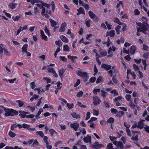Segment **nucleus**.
Masks as SVG:
<instances>
[{
    "label": "nucleus",
    "instance_id": "1",
    "mask_svg": "<svg viewBox=\"0 0 149 149\" xmlns=\"http://www.w3.org/2000/svg\"><path fill=\"white\" fill-rule=\"evenodd\" d=\"M124 125L126 128V131L127 135L130 136L132 135V139L133 140L136 141L138 140V135L139 134V132L138 131H132L130 132L129 129L130 127V125L127 123H125Z\"/></svg>",
    "mask_w": 149,
    "mask_h": 149
},
{
    "label": "nucleus",
    "instance_id": "2",
    "mask_svg": "<svg viewBox=\"0 0 149 149\" xmlns=\"http://www.w3.org/2000/svg\"><path fill=\"white\" fill-rule=\"evenodd\" d=\"M136 24L139 26L137 27L136 33L138 36H140L139 32L142 31L143 33H145V31L148 30L149 27V26L147 23H144V24H141L140 23H137Z\"/></svg>",
    "mask_w": 149,
    "mask_h": 149
},
{
    "label": "nucleus",
    "instance_id": "3",
    "mask_svg": "<svg viewBox=\"0 0 149 149\" xmlns=\"http://www.w3.org/2000/svg\"><path fill=\"white\" fill-rule=\"evenodd\" d=\"M0 113H2L4 110L5 112L4 114L5 116H13L15 114H16L17 113V112L14 110L6 109L2 106H0Z\"/></svg>",
    "mask_w": 149,
    "mask_h": 149
},
{
    "label": "nucleus",
    "instance_id": "4",
    "mask_svg": "<svg viewBox=\"0 0 149 149\" xmlns=\"http://www.w3.org/2000/svg\"><path fill=\"white\" fill-rule=\"evenodd\" d=\"M109 138L111 141L113 142L114 144L118 148L121 149L123 148L124 146L123 143L121 141H116L117 139L116 137L110 136H109Z\"/></svg>",
    "mask_w": 149,
    "mask_h": 149
},
{
    "label": "nucleus",
    "instance_id": "5",
    "mask_svg": "<svg viewBox=\"0 0 149 149\" xmlns=\"http://www.w3.org/2000/svg\"><path fill=\"white\" fill-rule=\"evenodd\" d=\"M144 120H141L138 123L137 126L141 129L144 128L145 130L149 133V126L144 125Z\"/></svg>",
    "mask_w": 149,
    "mask_h": 149
},
{
    "label": "nucleus",
    "instance_id": "6",
    "mask_svg": "<svg viewBox=\"0 0 149 149\" xmlns=\"http://www.w3.org/2000/svg\"><path fill=\"white\" fill-rule=\"evenodd\" d=\"M77 75L81 77L86 79L88 78V73L86 72L79 70L77 71Z\"/></svg>",
    "mask_w": 149,
    "mask_h": 149
},
{
    "label": "nucleus",
    "instance_id": "7",
    "mask_svg": "<svg viewBox=\"0 0 149 149\" xmlns=\"http://www.w3.org/2000/svg\"><path fill=\"white\" fill-rule=\"evenodd\" d=\"M129 106L131 107V108H132L135 110L134 113L135 115H137V111L139 110V107L137 106L134 104L132 102H130L129 103Z\"/></svg>",
    "mask_w": 149,
    "mask_h": 149
},
{
    "label": "nucleus",
    "instance_id": "8",
    "mask_svg": "<svg viewBox=\"0 0 149 149\" xmlns=\"http://www.w3.org/2000/svg\"><path fill=\"white\" fill-rule=\"evenodd\" d=\"M101 102L100 98L96 96H94L93 97V104L95 106L99 104Z\"/></svg>",
    "mask_w": 149,
    "mask_h": 149
},
{
    "label": "nucleus",
    "instance_id": "9",
    "mask_svg": "<svg viewBox=\"0 0 149 149\" xmlns=\"http://www.w3.org/2000/svg\"><path fill=\"white\" fill-rule=\"evenodd\" d=\"M92 147L95 149H97L103 146V145L100 144L98 142H96L92 145Z\"/></svg>",
    "mask_w": 149,
    "mask_h": 149
},
{
    "label": "nucleus",
    "instance_id": "10",
    "mask_svg": "<svg viewBox=\"0 0 149 149\" xmlns=\"http://www.w3.org/2000/svg\"><path fill=\"white\" fill-rule=\"evenodd\" d=\"M79 124L77 123H72L70 124V127L73 128L76 131L79 128Z\"/></svg>",
    "mask_w": 149,
    "mask_h": 149
},
{
    "label": "nucleus",
    "instance_id": "11",
    "mask_svg": "<svg viewBox=\"0 0 149 149\" xmlns=\"http://www.w3.org/2000/svg\"><path fill=\"white\" fill-rule=\"evenodd\" d=\"M47 70L48 71V72L52 73L54 77H57L58 75L56 73L55 71L54 70L53 68H48L47 69Z\"/></svg>",
    "mask_w": 149,
    "mask_h": 149
},
{
    "label": "nucleus",
    "instance_id": "12",
    "mask_svg": "<svg viewBox=\"0 0 149 149\" xmlns=\"http://www.w3.org/2000/svg\"><path fill=\"white\" fill-rule=\"evenodd\" d=\"M101 68H104L106 70H108L111 68V66L107 64H103L101 65Z\"/></svg>",
    "mask_w": 149,
    "mask_h": 149
},
{
    "label": "nucleus",
    "instance_id": "13",
    "mask_svg": "<svg viewBox=\"0 0 149 149\" xmlns=\"http://www.w3.org/2000/svg\"><path fill=\"white\" fill-rule=\"evenodd\" d=\"M67 24L66 23L64 22L63 23L60 27L59 29V31L60 32H63L65 30V27L66 26Z\"/></svg>",
    "mask_w": 149,
    "mask_h": 149
},
{
    "label": "nucleus",
    "instance_id": "14",
    "mask_svg": "<svg viewBox=\"0 0 149 149\" xmlns=\"http://www.w3.org/2000/svg\"><path fill=\"white\" fill-rule=\"evenodd\" d=\"M39 2L36 3L35 5L37 7L39 8V9L40 10L43 8L44 6L43 5V3H44L42 1H39V0H38Z\"/></svg>",
    "mask_w": 149,
    "mask_h": 149
},
{
    "label": "nucleus",
    "instance_id": "15",
    "mask_svg": "<svg viewBox=\"0 0 149 149\" xmlns=\"http://www.w3.org/2000/svg\"><path fill=\"white\" fill-rule=\"evenodd\" d=\"M22 127L23 128H26L27 130H35V128H30V126L29 125L27 124H26L24 123L22 124Z\"/></svg>",
    "mask_w": 149,
    "mask_h": 149
},
{
    "label": "nucleus",
    "instance_id": "16",
    "mask_svg": "<svg viewBox=\"0 0 149 149\" xmlns=\"http://www.w3.org/2000/svg\"><path fill=\"white\" fill-rule=\"evenodd\" d=\"M72 116L74 118L76 119H78L80 118V115L79 114H78L75 112H73L71 113Z\"/></svg>",
    "mask_w": 149,
    "mask_h": 149
},
{
    "label": "nucleus",
    "instance_id": "17",
    "mask_svg": "<svg viewBox=\"0 0 149 149\" xmlns=\"http://www.w3.org/2000/svg\"><path fill=\"white\" fill-rule=\"evenodd\" d=\"M84 141L86 143L91 142V136L88 135L84 137Z\"/></svg>",
    "mask_w": 149,
    "mask_h": 149
},
{
    "label": "nucleus",
    "instance_id": "18",
    "mask_svg": "<svg viewBox=\"0 0 149 149\" xmlns=\"http://www.w3.org/2000/svg\"><path fill=\"white\" fill-rule=\"evenodd\" d=\"M40 12V10L37 7H34V8L33 15H36L39 13Z\"/></svg>",
    "mask_w": 149,
    "mask_h": 149
},
{
    "label": "nucleus",
    "instance_id": "19",
    "mask_svg": "<svg viewBox=\"0 0 149 149\" xmlns=\"http://www.w3.org/2000/svg\"><path fill=\"white\" fill-rule=\"evenodd\" d=\"M19 115L21 117L24 118L25 117L26 115V114L28 113V112H25L24 111H19Z\"/></svg>",
    "mask_w": 149,
    "mask_h": 149
},
{
    "label": "nucleus",
    "instance_id": "20",
    "mask_svg": "<svg viewBox=\"0 0 149 149\" xmlns=\"http://www.w3.org/2000/svg\"><path fill=\"white\" fill-rule=\"evenodd\" d=\"M147 111L145 110L143 114V116L147 120H149V116L147 115Z\"/></svg>",
    "mask_w": 149,
    "mask_h": 149
},
{
    "label": "nucleus",
    "instance_id": "21",
    "mask_svg": "<svg viewBox=\"0 0 149 149\" xmlns=\"http://www.w3.org/2000/svg\"><path fill=\"white\" fill-rule=\"evenodd\" d=\"M27 47L28 45L27 44H25L24 45L23 47L22 48V52H27Z\"/></svg>",
    "mask_w": 149,
    "mask_h": 149
},
{
    "label": "nucleus",
    "instance_id": "22",
    "mask_svg": "<svg viewBox=\"0 0 149 149\" xmlns=\"http://www.w3.org/2000/svg\"><path fill=\"white\" fill-rule=\"evenodd\" d=\"M17 4L15 3H10L8 5V7L10 8L13 9L15 8L17 6Z\"/></svg>",
    "mask_w": 149,
    "mask_h": 149
},
{
    "label": "nucleus",
    "instance_id": "23",
    "mask_svg": "<svg viewBox=\"0 0 149 149\" xmlns=\"http://www.w3.org/2000/svg\"><path fill=\"white\" fill-rule=\"evenodd\" d=\"M82 133L83 134H86V131L84 129L81 130L80 132H76V134L77 136H78L79 135H80L81 133Z\"/></svg>",
    "mask_w": 149,
    "mask_h": 149
},
{
    "label": "nucleus",
    "instance_id": "24",
    "mask_svg": "<svg viewBox=\"0 0 149 149\" xmlns=\"http://www.w3.org/2000/svg\"><path fill=\"white\" fill-rule=\"evenodd\" d=\"M136 47L134 46H132L130 47V51L132 54H133L135 53Z\"/></svg>",
    "mask_w": 149,
    "mask_h": 149
},
{
    "label": "nucleus",
    "instance_id": "25",
    "mask_svg": "<svg viewBox=\"0 0 149 149\" xmlns=\"http://www.w3.org/2000/svg\"><path fill=\"white\" fill-rule=\"evenodd\" d=\"M88 14L91 19H93L95 17V15L91 11H89Z\"/></svg>",
    "mask_w": 149,
    "mask_h": 149
},
{
    "label": "nucleus",
    "instance_id": "26",
    "mask_svg": "<svg viewBox=\"0 0 149 149\" xmlns=\"http://www.w3.org/2000/svg\"><path fill=\"white\" fill-rule=\"evenodd\" d=\"M65 71V70L63 69H62L58 70L59 75L61 78H62L63 76V74Z\"/></svg>",
    "mask_w": 149,
    "mask_h": 149
},
{
    "label": "nucleus",
    "instance_id": "27",
    "mask_svg": "<svg viewBox=\"0 0 149 149\" xmlns=\"http://www.w3.org/2000/svg\"><path fill=\"white\" fill-rule=\"evenodd\" d=\"M61 39L64 42L67 43L68 42V39L64 36H61L60 37Z\"/></svg>",
    "mask_w": 149,
    "mask_h": 149
},
{
    "label": "nucleus",
    "instance_id": "28",
    "mask_svg": "<svg viewBox=\"0 0 149 149\" xmlns=\"http://www.w3.org/2000/svg\"><path fill=\"white\" fill-rule=\"evenodd\" d=\"M40 33L42 38L45 40H47V37L45 35L44 33L42 30L40 31Z\"/></svg>",
    "mask_w": 149,
    "mask_h": 149
},
{
    "label": "nucleus",
    "instance_id": "29",
    "mask_svg": "<svg viewBox=\"0 0 149 149\" xmlns=\"http://www.w3.org/2000/svg\"><path fill=\"white\" fill-rule=\"evenodd\" d=\"M49 20L52 26L53 27H55L56 25V22L52 19H50Z\"/></svg>",
    "mask_w": 149,
    "mask_h": 149
},
{
    "label": "nucleus",
    "instance_id": "30",
    "mask_svg": "<svg viewBox=\"0 0 149 149\" xmlns=\"http://www.w3.org/2000/svg\"><path fill=\"white\" fill-rule=\"evenodd\" d=\"M36 134L40 136L41 138H43L44 136L43 132L41 131L36 132Z\"/></svg>",
    "mask_w": 149,
    "mask_h": 149
},
{
    "label": "nucleus",
    "instance_id": "31",
    "mask_svg": "<svg viewBox=\"0 0 149 149\" xmlns=\"http://www.w3.org/2000/svg\"><path fill=\"white\" fill-rule=\"evenodd\" d=\"M114 21L115 22L118 24H119L120 25H122L124 24H123V23L121 22L120 21L119 19L118 18H117L116 17L114 19Z\"/></svg>",
    "mask_w": 149,
    "mask_h": 149
},
{
    "label": "nucleus",
    "instance_id": "32",
    "mask_svg": "<svg viewBox=\"0 0 149 149\" xmlns=\"http://www.w3.org/2000/svg\"><path fill=\"white\" fill-rule=\"evenodd\" d=\"M100 54L101 57L106 56L107 55L106 51L102 50H100Z\"/></svg>",
    "mask_w": 149,
    "mask_h": 149
},
{
    "label": "nucleus",
    "instance_id": "33",
    "mask_svg": "<svg viewBox=\"0 0 149 149\" xmlns=\"http://www.w3.org/2000/svg\"><path fill=\"white\" fill-rule=\"evenodd\" d=\"M8 135L12 138L15 137L16 136V134L13 132L10 131L8 132Z\"/></svg>",
    "mask_w": 149,
    "mask_h": 149
},
{
    "label": "nucleus",
    "instance_id": "34",
    "mask_svg": "<svg viewBox=\"0 0 149 149\" xmlns=\"http://www.w3.org/2000/svg\"><path fill=\"white\" fill-rule=\"evenodd\" d=\"M124 114V112L122 111H119L117 113V114L116 115V116L117 117H120L123 115Z\"/></svg>",
    "mask_w": 149,
    "mask_h": 149
},
{
    "label": "nucleus",
    "instance_id": "35",
    "mask_svg": "<svg viewBox=\"0 0 149 149\" xmlns=\"http://www.w3.org/2000/svg\"><path fill=\"white\" fill-rule=\"evenodd\" d=\"M63 50L65 51L69 52V47L68 46L66 45L63 46Z\"/></svg>",
    "mask_w": 149,
    "mask_h": 149
},
{
    "label": "nucleus",
    "instance_id": "36",
    "mask_svg": "<svg viewBox=\"0 0 149 149\" xmlns=\"http://www.w3.org/2000/svg\"><path fill=\"white\" fill-rule=\"evenodd\" d=\"M120 28L121 26L119 25L117 26V27L115 28V30H116V32L118 35L120 34Z\"/></svg>",
    "mask_w": 149,
    "mask_h": 149
},
{
    "label": "nucleus",
    "instance_id": "37",
    "mask_svg": "<svg viewBox=\"0 0 149 149\" xmlns=\"http://www.w3.org/2000/svg\"><path fill=\"white\" fill-rule=\"evenodd\" d=\"M123 99L122 97L121 96H119L117 98H116L115 99V102H120V101H122V99Z\"/></svg>",
    "mask_w": 149,
    "mask_h": 149
},
{
    "label": "nucleus",
    "instance_id": "38",
    "mask_svg": "<svg viewBox=\"0 0 149 149\" xmlns=\"http://www.w3.org/2000/svg\"><path fill=\"white\" fill-rule=\"evenodd\" d=\"M106 90L108 92H110L111 91L110 93H117V92L116 90H111V88H108L106 89Z\"/></svg>",
    "mask_w": 149,
    "mask_h": 149
},
{
    "label": "nucleus",
    "instance_id": "39",
    "mask_svg": "<svg viewBox=\"0 0 149 149\" xmlns=\"http://www.w3.org/2000/svg\"><path fill=\"white\" fill-rule=\"evenodd\" d=\"M27 1L31 2L32 5H34L36 3L39 2L38 0H27Z\"/></svg>",
    "mask_w": 149,
    "mask_h": 149
},
{
    "label": "nucleus",
    "instance_id": "40",
    "mask_svg": "<svg viewBox=\"0 0 149 149\" xmlns=\"http://www.w3.org/2000/svg\"><path fill=\"white\" fill-rule=\"evenodd\" d=\"M103 81V79L101 76L99 77L97 79L96 82L97 84L102 82Z\"/></svg>",
    "mask_w": 149,
    "mask_h": 149
},
{
    "label": "nucleus",
    "instance_id": "41",
    "mask_svg": "<svg viewBox=\"0 0 149 149\" xmlns=\"http://www.w3.org/2000/svg\"><path fill=\"white\" fill-rule=\"evenodd\" d=\"M93 115L95 116H98L99 115V111L95 109L93 110Z\"/></svg>",
    "mask_w": 149,
    "mask_h": 149
},
{
    "label": "nucleus",
    "instance_id": "42",
    "mask_svg": "<svg viewBox=\"0 0 149 149\" xmlns=\"http://www.w3.org/2000/svg\"><path fill=\"white\" fill-rule=\"evenodd\" d=\"M55 44L59 47L61 46L62 45V42L60 40H58V41H56Z\"/></svg>",
    "mask_w": 149,
    "mask_h": 149
},
{
    "label": "nucleus",
    "instance_id": "43",
    "mask_svg": "<svg viewBox=\"0 0 149 149\" xmlns=\"http://www.w3.org/2000/svg\"><path fill=\"white\" fill-rule=\"evenodd\" d=\"M38 98V96L36 95H34L33 97L31 98L30 100L32 101L33 100L35 99L36 100Z\"/></svg>",
    "mask_w": 149,
    "mask_h": 149
},
{
    "label": "nucleus",
    "instance_id": "44",
    "mask_svg": "<svg viewBox=\"0 0 149 149\" xmlns=\"http://www.w3.org/2000/svg\"><path fill=\"white\" fill-rule=\"evenodd\" d=\"M77 10L79 12H80V13L85 14V11L83 8H80L79 9H77Z\"/></svg>",
    "mask_w": 149,
    "mask_h": 149
},
{
    "label": "nucleus",
    "instance_id": "45",
    "mask_svg": "<svg viewBox=\"0 0 149 149\" xmlns=\"http://www.w3.org/2000/svg\"><path fill=\"white\" fill-rule=\"evenodd\" d=\"M120 7H123V6L122 4V2L121 1H120L119 3L117 5V8H119Z\"/></svg>",
    "mask_w": 149,
    "mask_h": 149
},
{
    "label": "nucleus",
    "instance_id": "46",
    "mask_svg": "<svg viewBox=\"0 0 149 149\" xmlns=\"http://www.w3.org/2000/svg\"><path fill=\"white\" fill-rule=\"evenodd\" d=\"M49 132L52 136H53L56 134V132L53 129H51L49 130Z\"/></svg>",
    "mask_w": 149,
    "mask_h": 149
},
{
    "label": "nucleus",
    "instance_id": "47",
    "mask_svg": "<svg viewBox=\"0 0 149 149\" xmlns=\"http://www.w3.org/2000/svg\"><path fill=\"white\" fill-rule=\"evenodd\" d=\"M66 106H67V107L69 109H72L73 107L74 106V105L73 104H70L68 103H66Z\"/></svg>",
    "mask_w": 149,
    "mask_h": 149
},
{
    "label": "nucleus",
    "instance_id": "48",
    "mask_svg": "<svg viewBox=\"0 0 149 149\" xmlns=\"http://www.w3.org/2000/svg\"><path fill=\"white\" fill-rule=\"evenodd\" d=\"M67 34H69L70 36L72 38H74V36L73 34L71 32L70 29L68 30V32H67Z\"/></svg>",
    "mask_w": 149,
    "mask_h": 149
},
{
    "label": "nucleus",
    "instance_id": "49",
    "mask_svg": "<svg viewBox=\"0 0 149 149\" xmlns=\"http://www.w3.org/2000/svg\"><path fill=\"white\" fill-rule=\"evenodd\" d=\"M115 34V31L114 30H111L109 31V36L111 37H113Z\"/></svg>",
    "mask_w": 149,
    "mask_h": 149
},
{
    "label": "nucleus",
    "instance_id": "50",
    "mask_svg": "<svg viewBox=\"0 0 149 149\" xmlns=\"http://www.w3.org/2000/svg\"><path fill=\"white\" fill-rule=\"evenodd\" d=\"M27 107L29 109V110L31 111H33L35 109V107L34 106L31 107L30 106H27Z\"/></svg>",
    "mask_w": 149,
    "mask_h": 149
},
{
    "label": "nucleus",
    "instance_id": "51",
    "mask_svg": "<svg viewBox=\"0 0 149 149\" xmlns=\"http://www.w3.org/2000/svg\"><path fill=\"white\" fill-rule=\"evenodd\" d=\"M43 111V109H40L38 113L37 114L36 116V118H38L37 117Z\"/></svg>",
    "mask_w": 149,
    "mask_h": 149
},
{
    "label": "nucleus",
    "instance_id": "52",
    "mask_svg": "<svg viewBox=\"0 0 149 149\" xmlns=\"http://www.w3.org/2000/svg\"><path fill=\"white\" fill-rule=\"evenodd\" d=\"M113 144L111 143H109L107 146V149H115L113 148Z\"/></svg>",
    "mask_w": 149,
    "mask_h": 149
},
{
    "label": "nucleus",
    "instance_id": "53",
    "mask_svg": "<svg viewBox=\"0 0 149 149\" xmlns=\"http://www.w3.org/2000/svg\"><path fill=\"white\" fill-rule=\"evenodd\" d=\"M38 142L36 140H33V144L32 145V146L34 147H35L36 146H38Z\"/></svg>",
    "mask_w": 149,
    "mask_h": 149
},
{
    "label": "nucleus",
    "instance_id": "54",
    "mask_svg": "<svg viewBox=\"0 0 149 149\" xmlns=\"http://www.w3.org/2000/svg\"><path fill=\"white\" fill-rule=\"evenodd\" d=\"M111 111L112 113L113 114H116L118 111L116 109L114 108H112L111 109Z\"/></svg>",
    "mask_w": 149,
    "mask_h": 149
},
{
    "label": "nucleus",
    "instance_id": "55",
    "mask_svg": "<svg viewBox=\"0 0 149 149\" xmlns=\"http://www.w3.org/2000/svg\"><path fill=\"white\" fill-rule=\"evenodd\" d=\"M91 20H88V21L86 20V24L87 26L89 27L90 26V23Z\"/></svg>",
    "mask_w": 149,
    "mask_h": 149
},
{
    "label": "nucleus",
    "instance_id": "56",
    "mask_svg": "<svg viewBox=\"0 0 149 149\" xmlns=\"http://www.w3.org/2000/svg\"><path fill=\"white\" fill-rule=\"evenodd\" d=\"M114 122V119L112 118H110L107 121V122L109 123H112Z\"/></svg>",
    "mask_w": 149,
    "mask_h": 149
},
{
    "label": "nucleus",
    "instance_id": "57",
    "mask_svg": "<svg viewBox=\"0 0 149 149\" xmlns=\"http://www.w3.org/2000/svg\"><path fill=\"white\" fill-rule=\"evenodd\" d=\"M17 102L18 103L19 106V107H21L24 104L23 102L19 100L17 101Z\"/></svg>",
    "mask_w": 149,
    "mask_h": 149
},
{
    "label": "nucleus",
    "instance_id": "58",
    "mask_svg": "<svg viewBox=\"0 0 149 149\" xmlns=\"http://www.w3.org/2000/svg\"><path fill=\"white\" fill-rule=\"evenodd\" d=\"M90 114L91 113L90 112H88L87 113L86 116V120H87L89 119L90 118Z\"/></svg>",
    "mask_w": 149,
    "mask_h": 149
},
{
    "label": "nucleus",
    "instance_id": "59",
    "mask_svg": "<svg viewBox=\"0 0 149 149\" xmlns=\"http://www.w3.org/2000/svg\"><path fill=\"white\" fill-rule=\"evenodd\" d=\"M133 67L134 69L136 71L139 70V68L138 66L135 64L133 65Z\"/></svg>",
    "mask_w": 149,
    "mask_h": 149
},
{
    "label": "nucleus",
    "instance_id": "60",
    "mask_svg": "<svg viewBox=\"0 0 149 149\" xmlns=\"http://www.w3.org/2000/svg\"><path fill=\"white\" fill-rule=\"evenodd\" d=\"M125 97L127 101H131V95H126Z\"/></svg>",
    "mask_w": 149,
    "mask_h": 149
},
{
    "label": "nucleus",
    "instance_id": "61",
    "mask_svg": "<svg viewBox=\"0 0 149 149\" xmlns=\"http://www.w3.org/2000/svg\"><path fill=\"white\" fill-rule=\"evenodd\" d=\"M30 85L31 88L33 89H34L36 86L35 83L34 82H31Z\"/></svg>",
    "mask_w": 149,
    "mask_h": 149
},
{
    "label": "nucleus",
    "instance_id": "62",
    "mask_svg": "<svg viewBox=\"0 0 149 149\" xmlns=\"http://www.w3.org/2000/svg\"><path fill=\"white\" fill-rule=\"evenodd\" d=\"M89 123H90V126L91 128H94L95 127V125L93 122H90Z\"/></svg>",
    "mask_w": 149,
    "mask_h": 149
},
{
    "label": "nucleus",
    "instance_id": "63",
    "mask_svg": "<svg viewBox=\"0 0 149 149\" xmlns=\"http://www.w3.org/2000/svg\"><path fill=\"white\" fill-rule=\"evenodd\" d=\"M106 25L107 26V28L108 29L110 30L111 29V26H112L110 24H109L107 21H106L105 22Z\"/></svg>",
    "mask_w": 149,
    "mask_h": 149
},
{
    "label": "nucleus",
    "instance_id": "64",
    "mask_svg": "<svg viewBox=\"0 0 149 149\" xmlns=\"http://www.w3.org/2000/svg\"><path fill=\"white\" fill-rule=\"evenodd\" d=\"M57 88L58 89H60L61 87V84L60 82H58L57 83Z\"/></svg>",
    "mask_w": 149,
    "mask_h": 149
}]
</instances>
